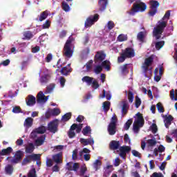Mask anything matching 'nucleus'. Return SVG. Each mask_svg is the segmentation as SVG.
Segmentation results:
<instances>
[{"label": "nucleus", "mask_w": 177, "mask_h": 177, "mask_svg": "<svg viewBox=\"0 0 177 177\" xmlns=\"http://www.w3.org/2000/svg\"><path fill=\"white\" fill-rule=\"evenodd\" d=\"M170 16L171 11L167 10L162 18V21H159L156 27L153 28V35L156 39L161 38V34L164 32V30H165V27H167V24H168V20H169Z\"/></svg>", "instance_id": "1"}, {"label": "nucleus", "mask_w": 177, "mask_h": 177, "mask_svg": "<svg viewBox=\"0 0 177 177\" xmlns=\"http://www.w3.org/2000/svg\"><path fill=\"white\" fill-rule=\"evenodd\" d=\"M74 41H75V39H74V37L72 36H70L64 46L63 54L66 57H68V59L72 57L74 53V50L71 48L73 46V42H74Z\"/></svg>", "instance_id": "2"}, {"label": "nucleus", "mask_w": 177, "mask_h": 177, "mask_svg": "<svg viewBox=\"0 0 177 177\" xmlns=\"http://www.w3.org/2000/svg\"><path fill=\"white\" fill-rule=\"evenodd\" d=\"M135 57V50L132 48H126L122 50L120 56L118 57V63H124L125 59H132Z\"/></svg>", "instance_id": "3"}, {"label": "nucleus", "mask_w": 177, "mask_h": 177, "mask_svg": "<svg viewBox=\"0 0 177 177\" xmlns=\"http://www.w3.org/2000/svg\"><path fill=\"white\" fill-rule=\"evenodd\" d=\"M146 9H147V5L140 1V0H138L133 4V7L131 8L129 15L133 16L135 13H138V12H145Z\"/></svg>", "instance_id": "4"}, {"label": "nucleus", "mask_w": 177, "mask_h": 177, "mask_svg": "<svg viewBox=\"0 0 177 177\" xmlns=\"http://www.w3.org/2000/svg\"><path fill=\"white\" fill-rule=\"evenodd\" d=\"M118 119L117 118V115H113L111 119V122L108 125V132L109 134L113 136V135H115L117 132V122Z\"/></svg>", "instance_id": "5"}, {"label": "nucleus", "mask_w": 177, "mask_h": 177, "mask_svg": "<svg viewBox=\"0 0 177 177\" xmlns=\"http://www.w3.org/2000/svg\"><path fill=\"white\" fill-rule=\"evenodd\" d=\"M158 6H160V3L156 0L149 1V9L150 10L148 12L149 16L153 17L156 16L158 12Z\"/></svg>", "instance_id": "6"}, {"label": "nucleus", "mask_w": 177, "mask_h": 177, "mask_svg": "<svg viewBox=\"0 0 177 177\" xmlns=\"http://www.w3.org/2000/svg\"><path fill=\"white\" fill-rule=\"evenodd\" d=\"M24 157V152L21 150L17 151L14 154V158L10 161L11 164H19Z\"/></svg>", "instance_id": "7"}, {"label": "nucleus", "mask_w": 177, "mask_h": 177, "mask_svg": "<svg viewBox=\"0 0 177 177\" xmlns=\"http://www.w3.org/2000/svg\"><path fill=\"white\" fill-rule=\"evenodd\" d=\"M99 20V14H95L94 15H91L88 17L84 24V26L86 28H88V27H91Z\"/></svg>", "instance_id": "8"}, {"label": "nucleus", "mask_w": 177, "mask_h": 177, "mask_svg": "<svg viewBox=\"0 0 177 177\" xmlns=\"http://www.w3.org/2000/svg\"><path fill=\"white\" fill-rule=\"evenodd\" d=\"M40 158L41 156L39 154L33 153L28 155L24 158L22 161V165H27V164H30V162H31L32 160H33V161H37V160H40Z\"/></svg>", "instance_id": "9"}, {"label": "nucleus", "mask_w": 177, "mask_h": 177, "mask_svg": "<svg viewBox=\"0 0 177 177\" xmlns=\"http://www.w3.org/2000/svg\"><path fill=\"white\" fill-rule=\"evenodd\" d=\"M106 59V53L104 50H99L95 53L94 56L95 63H102Z\"/></svg>", "instance_id": "10"}, {"label": "nucleus", "mask_w": 177, "mask_h": 177, "mask_svg": "<svg viewBox=\"0 0 177 177\" xmlns=\"http://www.w3.org/2000/svg\"><path fill=\"white\" fill-rule=\"evenodd\" d=\"M120 153L119 156L124 160L127 158V154L131 151V147L130 146H127V145H123L120 147Z\"/></svg>", "instance_id": "11"}, {"label": "nucleus", "mask_w": 177, "mask_h": 177, "mask_svg": "<svg viewBox=\"0 0 177 177\" xmlns=\"http://www.w3.org/2000/svg\"><path fill=\"white\" fill-rule=\"evenodd\" d=\"M57 128H59V122L57 120H53L50 122L48 124V129L50 132L53 133H56L57 131Z\"/></svg>", "instance_id": "12"}, {"label": "nucleus", "mask_w": 177, "mask_h": 177, "mask_svg": "<svg viewBox=\"0 0 177 177\" xmlns=\"http://www.w3.org/2000/svg\"><path fill=\"white\" fill-rule=\"evenodd\" d=\"M153 57H149L145 59V62L142 65V68L145 73H147L149 70V67H150V65L153 64Z\"/></svg>", "instance_id": "13"}, {"label": "nucleus", "mask_w": 177, "mask_h": 177, "mask_svg": "<svg viewBox=\"0 0 177 177\" xmlns=\"http://www.w3.org/2000/svg\"><path fill=\"white\" fill-rule=\"evenodd\" d=\"M122 115L124 117V115H127L128 114V110H129V104L128 103V101L123 100L122 101Z\"/></svg>", "instance_id": "14"}, {"label": "nucleus", "mask_w": 177, "mask_h": 177, "mask_svg": "<svg viewBox=\"0 0 177 177\" xmlns=\"http://www.w3.org/2000/svg\"><path fill=\"white\" fill-rule=\"evenodd\" d=\"M48 96H45L44 92L39 91L37 94V103H46L48 102Z\"/></svg>", "instance_id": "15"}, {"label": "nucleus", "mask_w": 177, "mask_h": 177, "mask_svg": "<svg viewBox=\"0 0 177 177\" xmlns=\"http://www.w3.org/2000/svg\"><path fill=\"white\" fill-rule=\"evenodd\" d=\"M164 118L165 127L168 129H169L171 124H172V121H174V117L171 115H165Z\"/></svg>", "instance_id": "16"}, {"label": "nucleus", "mask_w": 177, "mask_h": 177, "mask_svg": "<svg viewBox=\"0 0 177 177\" xmlns=\"http://www.w3.org/2000/svg\"><path fill=\"white\" fill-rule=\"evenodd\" d=\"M26 104L27 106H29L30 107L34 106L35 103H37L35 97L33 95H29L26 99Z\"/></svg>", "instance_id": "17"}, {"label": "nucleus", "mask_w": 177, "mask_h": 177, "mask_svg": "<svg viewBox=\"0 0 177 177\" xmlns=\"http://www.w3.org/2000/svg\"><path fill=\"white\" fill-rule=\"evenodd\" d=\"M120 146H121V144H120V141L112 140L109 143L110 150H118V149H120V147H121Z\"/></svg>", "instance_id": "18"}, {"label": "nucleus", "mask_w": 177, "mask_h": 177, "mask_svg": "<svg viewBox=\"0 0 177 177\" xmlns=\"http://www.w3.org/2000/svg\"><path fill=\"white\" fill-rule=\"evenodd\" d=\"M62 157H63V152H59L53 156V160L54 162H56V164H62L63 162Z\"/></svg>", "instance_id": "19"}, {"label": "nucleus", "mask_w": 177, "mask_h": 177, "mask_svg": "<svg viewBox=\"0 0 177 177\" xmlns=\"http://www.w3.org/2000/svg\"><path fill=\"white\" fill-rule=\"evenodd\" d=\"M136 115H137V120L134 122L140 125V127H143V125H145V118H143V115H142V113L138 112L136 114Z\"/></svg>", "instance_id": "20"}, {"label": "nucleus", "mask_w": 177, "mask_h": 177, "mask_svg": "<svg viewBox=\"0 0 177 177\" xmlns=\"http://www.w3.org/2000/svg\"><path fill=\"white\" fill-rule=\"evenodd\" d=\"M13 153V148L8 147L6 149H3L0 151V157L1 156H10Z\"/></svg>", "instance_id": "21"}, {"label": "nucleus", "mask_w": 177, "mask_h": 177, "mask_svg": "<svg viewBox=\"0 0 177 177\" xmlns=\"http://www.w3.org/2000/svg\"><path fill=\"white\" fill-rule=\"evenodd\" d=\"M100 66L102 68H104L106 71L111 70V63L109 60H104L101 62Z\"/></svg>", "instance_id": "22"}, {"label": "nucleus", "mask_w": 177, "mask_h": 177, "mask_svg": "<svg viewBox=\"0 0 177 177\" xmlns=\"http://www.w3.org/2000/svg\"><path fill=\"white\" fill-rule=\"evenodd\" d=\"M46 138V135H42L40 137H39L37 140L35 141V145L37 146H42L45 142V139Z\"/></svg>", "instance_id": "23"}, {"label": "nucleus", "mask_w": 177, "mask_h": 177, "mask_svg": "<svg viewBox=\"0 0 177 177\" xmlns=\"http://www.w3.org/2000/svg\"><path fill=\"white\" fill-rule=\"evenodd\" d=\"M147 35V32L146 31H141L139 32L137 35V39L140 42H145V38H146V36Z\"/></svg>", "instance_id": "24"}, {"label": "nucleus", "mask_w": 177, "mask_h": 177, "mask_svg": "<svg viewBox=\"0 0 177 177\" xmlns=\"http://www.w3.org/2000/svg\"><path fill=\"white\" fill-rule=\"evenodd\" d=\"M80 143H82V145H84V146H88V145H93L95 143V141H93V138H80Z\"/></svg>", "instance_id": "25"}, {"label": "nucleus", "mask_w": 177, "mask_h": 177, "mask_svg": "<svg viewBox=\"0 0 177 177\" xmlns=\"http://www.w3.org/2000/svg\"><path fill=\"white\" fill-rule=\"evenodd\" d=\"M107 0H100L98 2V5H100V10L103 12L107 8Z\"/></svg>", "instance_id": "26"}, {"label": "nucleus", "mask_w": 177, "mask_h": 177, "mask_svg": "<svg viewBox=\"0 0 177 177\" xmlns=\"http://www.w3.org/2000/svg\"><path fill=\"white\" fill-rule=\"evenodd\" d=\"M73 72V68H68L67 66H64L63 67L60 73L61 74H62V75H68V74H70V73Z\"/></svg>", "instance_id": "27"}, {"label": "nucleus", "mask_w": 177, "mask_h": 177, "mask_svg": "<svg viewBox=\"0 0 177 177\" xmlns=\"http://www.w3.org/2000/svg\"><path fill=\"white\" fill-rule=\"evenodd\" d=\"M33 121L34 119H32V118H27L24 123V127H26V128H30V127H32Z\"/></svg>", "instance_id": "28"}, {"label": "nucleus", "mask_w": 177, "mask_h": 177, "mask_svg": "<svg viewBox=\"0 0 177 177\" xmlns=\"http://www.w3.org/2000/svg\"><path fill=\"white\" fill-rule=\"evenodd\" d=\"M24 39H28V41H30L31 38L34 37V34H32V32L30 30H27L24 32Z\"/></svg>", "instance_id": "29"}, {"label": "nucleus", "mask_w": 177, "mask_h": 177, "mask_svg": "<svg viewBox=\"0 0 177 177\" xmlns=\"http://www.w3.org/2000/svg\"><path fill=\"white\" fill-rule=\"evenodd\" d=\"M35 149V147H34V144L32 143H29L27 147H26L25 150L26 153L28 154H31L32 151H34V149Z\"/></svg>", "instance_id": "30"}, {"label": "nucleus", "mask_w": 177, "mask_h": 177, "mask_svg": "<svg viewBox=\"0 0 177 177\" xmlns=\"http://www.w3.org/2000/svg\"><path fill=\"white\" fill-rule=\"evenodd\" d=\"M102 167V160L97 159L93 163V168L95 171L100 169Z\"/></svg>", "instance_id": "31"}, {"label": "nucleus", "mask_w": 177, "mask_h": 177, "mask_svg": "<svg viewBox=\"0 0 177 177\" xmlns=\"http://www.w3.org/2000/svg\"><path fill=\"white\" fill-rule=\"evenodd\" d=\"M35 130H36L37 133L43 135V133L46 132V127H45V126H40L39 127L35 129Z\"/></svg>", "instance_id": "32"}, {"label": "nucleus", "mask_w": 177, "mask_h": 177, "mask_svg": "<svg viewBox=\"0 0 177 177\" xmlns=\"http://www.w3.org/2000/svg\"><path fill=\"white\" fill-rule=\"evenodd\" d=\"M83 82H86V84H88V85H91L93 81V77H91L89 76H84L82 79Z\"/></svg>", "instance_id": "33"}, {"label": "nucleus", "mask_w": 177, "mask_h": 177, "mask_svg": "<svg viewBox=\"0 0 177 177\" xmlns=\"http://www.w3.org/2000/svg\"><path fill=\"white\" fill-rule=\"evenodd\" d=\"M92 129H91V127L90 126H86V127H84L83 129H82V133H83V135L84 136H88V135L89 133H91Z\"/></svg>", "instance_id": "34"}, {"label": "nucleus", "mask_w": 177, "mask_h": 177, "mask_svg": "<svg viewBox=\"0 0 177 177\" xmlns=\"http://www.w3.org/2000/svg\"><path fill=\"white\" fill-rule=\"evenodd\" d=\"M147 143L148 145V147H153L157 145V140H156V138L149 139L147 140Z\"/></svg>", "instance_id": "35"}, {"label": "nucleus", "mask_w": 177, "mask_h": 177, "mask_svg": "<svg viewBox=\"0 0 177 177\" xmlns=\"http://www.w3.org/2000/svg\"><path fill=\"white\" fill-rule=\"evenodd\" d=\"M48 16V11L42 12L39 17V21H44Z\"/></svg>", "instance_id": "36"}, {"label": "nucleus", "mask_w": 177, "mask_h": 177, "mask_svg": "<svg viewBox=\"0 0 177 177\" xmlns=\"http://www.w3.org/2000/svg\"><path fill=\"white\" fill-rule=\"evenodd\" d=\"M164 45H165V41H158L155 44V48H156V50H160V49H161V48H162V46H164Z\"/></svg>", "instance_id": "37"}, {"label": "nucleus", "mask_w": 177, "mask_h": 177, "mask_svg": "<svg viewBox=\"0 0 177 177\" xmlns=\"http://www.w3.org/2000/svg\"><path fill=\"white\" fill-rule=\"evenodd\" d=\"M69 171H75V172H77V171H78V169H80V163L78 162H75L73 164V167L71 166L68 167V169Z\"/></svg>", "instance_id": "38"}, {"label": "nucleus", "mask_w": 177, "mask_h": 177, "mask_svg": "<svg viewBox=\"0 0 177 177\" xmlns=\"http://www.w3.org/2000/svg\"><path fill=\"white\" fill-rule=\"evenodd\" d=\"M71 113H66L62 116V120L64 121V122H67V121L71 119Z\"/></svg>", "instance_id": "39"}, {"label": "nucleus", "mask_w": 177, "mask_h": 177, "mask_svg": "<svg viewBox=\"0 0 177 177\" xmlns=\"http://www.w3.org/2000/svg\"><path fill=\"white\" fill-rule=\"evenodd\" d=\"M6 173L8 175H12L13 173V166L8 165L5 168Z\"/></svg>", "instance_id": "40"}, {"label": "nucleus", "mask_w": 177, "mask_h": 177, "mask_svg": "<svg viewBox=\"0 0 177 177\" xmlns=\"http://www.w3.org/2000/svg\"><path fill=\"white\" fill-rule=\"evenodd\" d=\"M62 8L63 10H64V12H70V6L68 5V3H67V2L63 1Z\"/></svg>", "instance_id": "41"}, {"label": "nucleus", "mask_w": 177, "mask_h": 177, "mask_svg": "<svg viewBox=\"0 0 177 177\" xmlns=\"http://www.w3.org/2000/svg\"><path fill=\"white\" fill-rule=\"evenodd\" d=\"M118 40L120 42H124V41L128 40V36L127 35L121 34L118 37Z\"/></svg>", "instance_id": "42"}, {"label": "nucleus", "mask_w": 177, "mask_h": 177, "mask_svg": "<svg viewBox=\"0 0 177 177\" xmlns=\"http://www.w3.org/2000/svg\"><path fill=\"white\" fill-rule=\"evenodd\" d=\"M175 92H176V95H175ZM170 98L171 99V100L177 101V90L174 91V89H172L170 91Z\"/></svg>", "instance_id": "43"}, {"label": "nucleus", "mask_w": 177, "mask_h": 177, "mask_svg": "<svg viewBox=\"0 0 177 177\" xmlns=\"http://www.w3.org/2000/svg\"><path fill=\"white\" fill-rule=\"evenodd\" d=\"M48 81L49 79H48V75L41 76L39 80V82H41V85H44V84H47Z\"/></svg>", "instance_id": "44"}, {"label": "nucleus", "mask_w": 177, "mask_h": 177, "mask_svg": "<svg viewBox=\"0 0 177 177\" xmlns=\"http://www.w3.org/2000/svg\"><path fill=\"white\" fill-rule=\"evenodd\" d=\"M28 177H37V170H35V168H32L29 171Z\"/></svg>", "instance_id": "45"}, {"label": "nucleus", "mask_w": 177, "mask_h": 177, "mask_svg": "<svg viewBox=\"0 0 177 177\" xmlns=\"http://www.w3.org/2000/svg\"><path fill=\"white\" fill-rule=\"evenodd\" d=\"M140 124H138V123H136V122H134L133 124V131L135 132V133H138V132H139V131L140 130Z\"/></svg>", "instance_id": "46"}, {"label": "nucleus", "mask_w": 177, "mask_h": 177, "mask_svg": "<svg viewBox=\"0 0 177 177\" xmlns=\"http://www.w3.org/2000/svg\"><path fill=\"white\" fill-rule=\"evenodd\" d=\"M103 71V68L101 66V65H97L94 68V73L95 74H100Z\"/></svg>", "instance_id": "47"}, {"label": "nucleus", "mask_w": 177, "mask_h": 177, "mask_svg": "<svg viewBox=\"0 0 177 177\" xmlns=\"http://www.w3.org/2000/svg\"><path fill=\"white\" fill-rule=\"evenodd\" d=\"M133 120L132 119H129L127 120V122L125 123L124 128L125 131H128L129 128L131 127V125H132Z\"/></svg>", "instance_id": "48"}, {"label": "nucleus", "mask_w": 177, "mask_h": 177, "mask_svg": "<svg viewBox=\"0 0 177 177\" xmlns=\"http://www.w3.org/2000/svg\"><path fill=\"white\" fill-rule=\"evenodd\" d=\"M135 104L136 109H139V107H140V105L142 104V100H140V98L138 95L136 96Z\"/></svg>", "instance_id": "49"}, {"label": "nucleus", "mask_w": 177, "mask_h": 177, "mask_svg": "<svg viewBox=\"0 0 177 177\" xmlns=\"http://www.w3.org/2000/svg\"><path fill=\"white\" fill-rule=\"evenodd\" d=\"M103 109L104 111H109L110 110V102L106 101L103 102Z\"/></svg>", "instance_id": "50"}, {"label": "nucleus", "mask_w": 177, "mask_h": 177, "mask_svg": "<svg viewBox=\"0 0 177 177\" xmlns=\"http://www.w3.org/2000/svg\"><path fill=\"white\" fill-rule=\"evenodd\" d=\"M92 64H93V60H89L86 64V68L87 71H90L91 68H92Z\"/></svg>", "instance_id": "51"}, {"label": "nucleus", "mask_w": 177, "mask_h": 177, "mask_svg": "<svg viewBox=\"0 0 177 177\" xmlns=\"http://www.w3.org/2000/svg\"><path fill=\"white\" fill-rule=\"evenodd\" d=\"M133 93L131 91H129L128 93V99H129V103H133Z\"/></svg>", "instance_id": "52"}, {"label": "nucleus", "mask_w": 177, "mask_h": 177, "mask_svg": "<svg viewBox=\"0 0 177 177\" xmlns=\"http://www.w3.org/2000/svg\"><path fill=\"white\" fill-rule=\"evenodd\" d=\"M156 107H157L159 113H164V111H165L164 106H162V104H161V102H158L156 104Z\"/></svg>", "instance_id": "53"}, {"label": "nucleus", "mask_w": 177, "mask_h": 177, "mask_svg": "<svg viewBox=\"0 0 177 177\" xmlns=\"http://www.w3.org/2000/svg\"><path fill=\"white\" fill-rule=\"evenodd\" d=\"M12 113L15 114H19V113H21V108L19 106H16L12 109Z\"/></svg>", "instance_id": "54"}, {"label": "nucleus", "mask_w": 177, "mask_h": 177, "mask_svg": "<svg viewBox=\"0 0 177 177\" xmlns=\"http://www.w3.org/2000/svg\"><path fill=\"white\" fill-rule=\"evenodd\" d=\"M114 27H115V24H114V22L113 21H108V23H107L108 30H113V28H114Z\"/></svg>", "instance_id": "55"}, {"label": "nucleus", "mask_w": 177, "mask_h": 177, "mask_svg": "<svg viewBox=\"0 0 177 177\" xmlns=\"http://www.w3.org/2000/svg\"><path fill=\"white\" fill-rule=\"evenodd\" d=\"M151 129L152 133H157V131H158V129L157 128V124L155 123H153L151 126Z\"/></svg>", "instance_id": "56"}, {"label": "nucleus", "mask_w": 177, "mask_h": 177, "mask_svg": "<svg viewBox=\"0 0 177 177\" xmlns=\"http://www.w3.org/2000/svg\"><path fill=\"white\" fill-rule=\"evenodd\" d=\"M121 70L123 74H128V73H129V71H128V67L127 64L121 66Z\"/></svg>", "instance_id": "57"}, {"label": "nucleus", "mask_w": 177, "mask_h": 177, "mask_svg": "<svg viewBox=\"0 0 177 177\" xmlns=\"http://www.w3.org/2000/svg\"><path fill=\"white\" fill-rule=\"evenodd\" d=\"M50 27V21L46 20V22L42 25V28L46 29Z\"/></svg>", "instance_id": "58"}, {"label": "nucleus", "mask_w": 177, "mask_h": 177, "mask_svg": "<svg viewBox=\"0 0 177 177\" xmlns=\"http://www.w3.org/2000/svg\"><path fill=\"white\" fill-rule=\"evenodd\" d=\"M59 83L62 86V88L64 87V85H66V78L64 77H59Z\"/></svg>", "instance_id": "59"}, {"label": "nucleus", "mask_w": 177, "mask_h": 177, "mask_svg": "<svg viewBox=\"0 0 177 177\" xmlns=\"http://www.w3.org/2000/svg\"><path fill=\"white\" fill-rule=\"evenodd\" d=\"M88 171V169H86V167H82L80 168V176H84L85 175V173Z\"/></svg>", "instance_id": "60"}, {"label": "nucleus", "mask_w": 177, "mask_h": 177, "mask_svg": "<svg viewBox=\"0 0 177 177\" xmlns=\"http://www.w3.org/2000/svg\"><path fill=\"white\" fill-rule=\"evenodd\" d=\"M46 164V167L50 168V167L53 165V160H52V159L50 158H47Z\"/></svg>", "instance_id": "61"}, {"label": "nucleus", "mask_w": 177, "mask_h": 177, "mask_svg": "<svg viewBox=\"0 0 177 177\" xmlns=\"http://www.w3.org/2000/svg\"><path fill=\"white\" fill-rule=\"evenodd\" d=\"M52 115H59L60 114V109H54L51 111Z\"/></svg>", "instance_id": "62"}, {"label": "nucleus", "mask_w": 177, "mask_h": 177, "mask_svg": "<svg viewBox=\"0 0 177 177\" xmlns=\"http://www.w3.org/2000/svg\"><path fill=\"white\" fill-rule=\"evenodd\" d=\"M55 89V84H51L48 86H47V91L48 92H52Z\"/></svg>", "instance_id": "63"}, {"label": "nucleus", "mask_w": 177, "mask_h": 177, "mask_svg": "<svg viewBox=\"0 0 177 177\" xmlns=\"http://www.w3.org/2000/svg\"><path fill=\"white\" fill-rule=\"evenodd\" d=\"M151 177H164V176L162 175V173H157V172H154Z\"/></svg>", "instance_id": "64"}]
</instances>
